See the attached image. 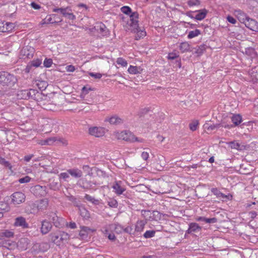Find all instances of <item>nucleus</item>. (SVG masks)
I'll return each mask as SVG.
<instances>
[{"label": "nucleus", "mask_w": 258, "mask_h": 258, "mask_svg": "<svg viewBox=\"0 0 258 258\" xmlns=\"http://www.w3.org/2000/svg\"><path fill=\"white\" fill-rule=\"evenodd\" d=\"M115 137L118 140H124L130 142L142 143L144 140L136 137L132 132L128 131H123L115 133Z\"/></svg>", "instance_id": "obj_1"}, {"label": "nucleus", "mask_w": 258, "mask_h": 258, "mask_svg": "<svg viewBox=\"0 0 258 258\" xmlns=\"http://www.w3.org/2000/svg\"><path fill=\"white\" fill-rule=\"evenodd\" d=\"M51 241L57 245L66 243L70 238L69 235L63 231H57L49 235Z\"/></svg>", "instance_id": "obj_2"}, {"label": "nucleus", "mask_w": 258, "mask_h": 258, "mask_svg": "<svg viewBox=\"0 0 258 258\" xmlns=\"http://www.w3.org/2000/svg\"><path fill=\"white\" fill-rule=\"evenodd\" d=\"M101 231L103 234H108V232H115L120 233L124 231V228L118 224H112L103 227Z\"/></svg>", "instance_id": "obj_3"}, {"label": "nucleus", "mask_w": 258, "mask_h": 258, "mask_svg": "<svg viewBox=\"0 0 258 258\" xmlns=\"http://www.w3.org/2000/svg\"><path fill=\"white\" fill-rule=\"evenodd\" d=\"M53 12L60 13L69 20H74L76 19V16L72 13V9L70 7L55 8L53 10Z\"/></svg>", "instance_id": "obj_4"}, {"label": "nucleus", "mask_w": 258, "mask_h": 258, "mask_svg": "<svg viewBox=\"0 0 258 258\" xmlns=\"http://www.w3.org/2000/svg\"><path fill=\"white\" fill-rule=\"evenodd\" d=\"M34 51V48L31 46L24 47L20 51V58L22 59L31 58L33 57Z\"/></svg>", "instance_id": "obj_5"}, {"label": "nucleus", "mask_w": 258, "mask_h": 258, "mask_svg": "<svg viewBox=\"0 0 258 258\" xmlns=\"http://www.w3.org/2000/svg\"><path fill=\"white\" fill-rule=\"evenodd\" d=\"M105 129L102 127L92 126L89 129V134L95 137H101L104 135Z\"/></svg>", "instance_id": "obj_6"}, {"label": "nucleus", "mask_w": 258, "mask_h": 258, "mask_svg": "<svg viewBox=\"0 0 258 258\" xmlns=\"http://www.w3.org/2000/svg\"><path fill=\"white\" fill-rule=\"evenodd\" d=\"M25 198V195L22 192H15L11 196L12 202L15 205L24 202Z\"/></svg>", "instance_id": "obj_7"}, {"label": "nucleus", "mask_w": 258, "mask_h": 258, "mask_svg": "<svg viewBox=\"0 0 258 258\" xmlns=\"http://www.w3.org/2000/svg\"><path fill=\"white\" fill-rule=\"evenodd\" d=\"M50 217L55 227H62L66 225H68L67 222L63 218L58 217L55 214H52Z\"/></svg>", "instance_id": "obj_8"}, {"label": "nucleus", "mask_w": 258, "mask_h": 258, "mask_svg": "<svg viewBox=\"0 0 258 258\" xmlns=\"http://www.w3.org/2000/svg\"><path fill=\"white\" fill-rule=\"evenodd\" d=\"M94 230L87 227H82L80 230L79 235L83 240H87L92 235Z\"/></svg>", "instance_id": "obj_9"}, {"label": "nucleus", "mask_w": 258, "mask_h": 258, "mask_svg": "<svg viewBox=\"0 0 258 258\" xmlns=\"http://www.w3.org/2000/svg\"><path fill=\"white\" fill-rule=\"evenodd\" d=\"M233 14L241 23L244 24H245L247 19L249 18V17L247 16V15L240 10H234Z\"/></svg>", "instance_id": "obj_10"}, {"label": "nucleus", "mask_w": 258, "mask_h": 258, "mask_svg": "<svg viewBox=\"0 0 258 258\" xmlns=\"http://www.w3.org/2000/svg\"><path fill=\"white\" fill-rule=\"evenodd\" d=\"M244 25L250 30L258 32V23L254 20L249 18L248 19H247Z\"/></svg>", "instance_id": "obj_11"}, {"label": "nucleus", "mask_w": 258, "mask_h": 258, "mask_svg": "<svg viewBox=\"0 0 258 258\" xmlns=\"http://www.w3.org/2000/svg\"><path fill=\"white\" fill-rule=\"evenodd\" d=\"M14 225L15 227H21L24 229L29 227V225L27 223L25 218L22 216L16 218Z\"/></svg>", "instance_id": "obj_12"}, {"label": "nucleus", "mask_w": 258, "mask_h": 258, "mask_svg": "<svg viewBox=\"0 0 258 258\" xmlns=\"http://www.w3.org/2000/svg\"><path fill=\"white\" fill-rule=\"evenodd\" d=\"M3 78H6L4 85H11L14 84L16 82V77L8 72L4 74Z\"/></svg>", "instance_id": "obj_13"}, {"label": "nucleus", "mask_w": 258, "mask_h": 258, "mask_svg": "<svg viewBox=\"0 0 258 258\" xmlns=\"http://www.w3.org/2000/svg\"><path fill=\"white\" fill-rule=\"evenodd\" d=\"M52 227L51 223L48 221L44 220L42 221L41 232L43 234H45L48 233Z\"/></svg>", "instance_id": "obj_14"}, {"label": "nucleus", "mask_w": 258, "mask_h": 258, "mask_svg": "<svg viewBox=\"0 0 258 258\" xmlns=\"http://www.w3.org/2000/svg\"><path fill=\"white\" fill-rule=\"evenodd\" d=\"M55 17H56V15L55 14L47 16L44 20L42 21L41 24L43 25L44 24L55 23L58 22H61L62 21V19L60 18H59L57 21L53 20Z\"/></svg>", "instance_id": "obj_15"}, {"label": "nucleus", "mask_w": 258, "mask_h": 258, "mask_svg": "<svg viewBox=\"0 0 258 258\" xmlns=\"http://www.w3.org/2000/svg\"><path fill=\"white\" fill-rule=\"evenodd\" d=\"M143 69L141 67L130 65L127 69V72L131 75H139L142 74Z\"/></svg>", "instance_id": "obj_16"}, {"label": "nucleus", "mask_w": 258, "mask_h": 258, "mask_svg": "<svg viewBox=\"0 0 258 258\" xmlns=\"http://www.w3.org/2000/svg\"><path fill=\"white\" fill-rule=\"evenodd\" d=\"M120 183V181L116 182L112 186L114 192L118 195H121L125 190V188Z\"/></svg>", "instance_id": "obj_17"}, {"label": "nucleus", "mask_w": 258, "mask_h": 258, "mask_svg": "<svg viewBox=\"0 0 258 258\" xmlns=\"http://www.w3.org/2000/svg\"><path fill=\"white\" fill-rule=\"evenodd\" d=\"M105 121L109 122L112 124H117L122 122V120L121 118L117 115H113L110 117H108L105 118Z\"/></svg>", "instance_id": "obj_18"}, {"label": "nucleus", "mask_w": 258, "mask_h": 258, "mask_svg": "<svg viewBox=\"0 0 258 258\" xmlns=\"http://www.w3.org/2000/svg\"><path fill=\"white\" fill-rule=\"evenodd\" d=\"M146 223L147 222L146 220L138 221L135 226V232L140 233L142 232L143 231Z\"/></svg>", "instance_id": "obj_19"}, {"label": "nucleus", "mask_w": 258, "mask_h": 258, "mask_svg": "<svg viewBox=\"0 0 258 258\" xmlns=\"http://www.w3.org/2000/svg\"><path fill=\"white\" fill-rule=\"evenodd\" d=\"M68 173L72 176L75 178H80L82 175V172L81 170L77 168H73L68 170Z\"/></svg>", "instance_id": "obj_20"}, {"label": "nucleus", "mask_w": 258, "mask_h": 258, "mask_svg": "<svg viewBox=\"0 0 258 258\" xmlns=\"http://www.w3.org/2000/svg\"><path fill=\"white\" fill-rule=\"evenodd\" d=\"M207 14V11L206 9L200 10L195 14V19L197 20L201 21L206 17Z\"/></svg>", "instance_id": "obj_21"}, {"label": "nucleus", "mask_w": 258, "mask_h": 258, "mask_svg": "<svg viewBox=\"0 0 258 258\" xmlns=\"http://www.w3.org/2000/svg\"><path fill=\"white\" fill-rule=\"evenodd\" d=\"M201 229V227L196 223H191L189 225V228L186 232L190 233L191 232H197Z\"/></svg>", "instance_id": "obj_22"}, {"label": "nucleus", "mask_w": 258, "mask_h": 258, "mask_svg": "<svg viewBox=\"0 0 258 258\" xmlns=\"http://www.w3.org/2000/svg\"><path fill=\"white\" fill-rule=\"evenodd\" d=\"M29 240L26 238L21 239L18 242V247L22 250H25L28 247Z\"/></svg>", "instance_id": "obj_23"}, {"label": "nucleus", "mask_w": 258, "mask_h": 258, "mask_svg": "<svg viewBox=\"0 0 258 258\" xmlns=\"http://www.w3.org/2000/svg\"><path fill=\"white\" fill-rule=\"evenodd\" d=\"M5 31L4 32H12L15 28L16 25L15 23L11 22H5Z\"/></svg>", "instance_id": "obj_24"}, {"label": "nucleus", "mask_w": 258, "mask_h": 258, "mask_svg": "<svg viewBox=\"0 0 258 258\" xmlns=\"http://www.w3.org/2000/svg\"><path fill=\"white\" fill-rule=\"evenodd\" d=\"M196 220L198 221H204L207 223H215L217 222V219L215 218H206L203 217H199Z\"/></svg>", "instance_id": "obj_25"}, {"label": "nucleus", "mask_w": 258, "mask_h": 258, "mask_svg": "<svg viewBox=\"0 0 258 258\" xmlns=\"http://www.w3.org/2000/svg\"><path fill=\"white\" fill-rule=\"evenodd\" d=\"M233 123L237 125L240 124L242 121V117L240 114H234L231 117Z\"/></svg>", "instance_id": "obj_26"}, {"label": "nucleus", "mask_w": 258, "mask_h": 258, "mask_svg": "<svg viewBox=\"0 0 258 258\" xmlns=\"http://www.w3.org/2000/svg\"><path fill=\"white\" fill-rule=\"evenodd\" d=\"M14 233L12 230H5L2 231L0 233L1 237H5L7 238H11L14 236Z\"/></svg>", "instance_id": "obj_27"}, {"label": "nucleus", "mask_w": 258, "mask_h": 258, "mask_svg": "<svg viewBox=\"0 0 258 258\" xmlns=\"http://www.w3.org/2000/svg\"><path fill=\"white\" fill-rule=\"evenodd\" d=\"M201 34V31L199 29H196L193 31H190L188 32L187 38L188 39H192L198 36Z\"/></svg>", "instance_id": "obj_28"}, {"label": "nucleus", "mask_w": 258, "mask_h": 258, "mask_svg": "<svg viewBox=\"0 0 258 258\" xmlns=\"http://www.w3.org/2000/svg\"><path fill=\"white\" fill-rule=\"evenodd\" d=\"M189 48H190V45L186 42H182V43H180V44L179 49L182 52L188 51L189 50Z\"/></svg>", "instance_id": "obj_29"}, {"label": "nucleus", "mask_w": 258, "mask_h": 258, "mask_svg": "<svg viewBox=\"0 0 258 258\" xmlns=\"http://www.w3.org/2000/svg\"><path fill=\"white\" fill-rule=\"evenodd\" d=\"M116 63L122 67H126L127 66V61L122 57H118L116 59Z\"/></svg>", "instance_id": "obj_30"}, {"label": "nucleus", "mask_w": 258, "mask_h": 258, "mask_svg": "<svg viewBox=\"0 0 258 258\" xmlns=\"http://www.w3.org/2000/svg\"><path fill=\"white\" fill-rule=\"evenodd\" d=\"M146 35V32L144 30H137L136 35V39H139L142 38H143L144 36H145Z\"/></svg>", "instance_id": "obj_31"}, {"label": "nucleus", "mask_w": 258, "mask_h": 258, "mask_svg": "<svg viewBox=\"0 0 258 258\" xmlns=\"http://www.w3.org/2000/svg\"><path fill=\"white\" fill-rule=\"evenodd\" d=\"M199 125V121L197 120L192 121L189 125V128L192 131H196Z\"/></svg>", "instance_id": "obj_32"}, {"label": "nucleus", "mask_w": 258, "mask_h": 258, "mask_svg": "<svg viewBox=\"0 0 258 258\" xmlns=\"http://www.w3.org/2000/svg\"><path fill=\"white\" fill-rule=\"evenodd\" d=\"M70 178V174L67 172H62L59 175V178L60 180H63L64 181H68V179Z\"/></svg>", "instance_id": "obj_33"}, {"label": "nucleus", "mask_w": 258, "mask_h": 258, "mask_svg": "<svg viewBox=\"0 0 258 258\" xmlns=\"http://www.w3.org/2000/svg\"><path fill=\"white\" fill-rule=\"evenodd\" d=\"M96 27L97 28V31L100 32H104L105 31L106 27L102 23H96Z\"/></svg>", "instance_id": "obj_34"}, {"label": "nucleus", "mask_w": 258, "mask_h": 258, "mask_svg": "<svg viewBox=\"0 0 258 258\" xmlns=\"http://www.w3.org/2000/svg\"><path fill=\"white\" fill-rule=\"evenodd\" d=\"M155 231L154 230H148L144 234V236L146 238H151L154 236Z\"/></svg>", "instance_id": "obj_35"}, {"label": "nucleus", "mask_w": 258, "mask_h": 258, "mask_svg": "<svg viewBox=\"0 0 258 258\" xmlns=\"http://www.w3.org/2000/svg\"><path fill=\"white\" fill-rule=\"evenodd\" d=\"M228 145H229V147L232 149H235L238 150L240 147V145L238 143L236 142H231L227 143Z\"/></svg>", "instance_id": "obj_36"}, {"label": "nucleus", "mask_w": 258, "mask_h": 258, "mask_svg": "<svg viewBox=\"0 0 258 258\" xmlns=\"http://www.w3.org/2000/svg\"><path fill=\"white\" fill-rule=\"evenodd\" d=\"M85 198L88 201L91 202L92 203L97 205L99 203V201L97 200H95L94 198L91 196L86 195L85 197Z\"/></svg>", "instance_id": "obj_37"}, {"label": "nucleus", "mask_w": 258, "mask_h": 258, "mask_svg": "<svg viewBox=\"0 0 258 258\" xmlns=\"http://www.w3.org/2000/svg\"><path fill=\"white\" fill-rule=\"evenodd\" d=\"M120 10L121 12L126 15H130L132 12L131 9L128 6H123Z\"/></svg>", "instance_id": "obj_38"}, {"label": "nucleus", "mask_w": 258, "mask_h": 258, "mask_svg": "<svg viewBox=\"0 0 258 258\" xmlns=\"http://www.w3.org/2000/svg\"><path fill=\"white\" fill-rule=\"evenodd\" d=\"M55 141L54 138H49L47 140L42 141L39 143V144L44 145H50Z\"/></svg>", "instance_id": "obj_39"}, {"label": "nucleus", "mask_w": 258, "mask_h": 258, "mask_svg": "<svg viewBox=\"0 0 258 258\" xmlns=\"http://www.w3.org/2000/svg\"><path fill=\"white\" fill-rule=\"evenodd\" d=\"M108 205L112 208H116L117 206V202L114 199H110L108 201Z\"/></svg>", "instance_id": "obj_40"}, {"label": "nucleus", "mask_w": 258, "mask_h": 258, "mask_svg": "<svg viewBox=\"0 0 258 258\" xmlns=\"http://www.w3.org/2000/svg\"><path fill=\"white\" fill-rule=\"evenodd\" d=\"M52 64V60L51 58H45L43 62L44 67L49 68Z\"/></svg>", "instance_id": "obj_41"}, {"label": "nucleus", "mask_w": 258, "mask_h": 258, "mask_svg": "<svg viewBox=\"0 0 258 258\" xmlns=\"http://www.w3.org/2000/svg\"><path fill=\"white\" fill-rule=\"evenodd\" d=\"M206 47L205 45H201L198 47L196 52L198 54L201 55L206 50Z\"/></svg>", "instance_id": "obj_42"}, {"label": "nucleus", "mask_w": 258, "mask_h": 258, "mask_svg": "<svg viewBox=\"0 0 258 258\" xmlns=\"http://www.w3.org/2000/svg\"><path fill=\"white\" fill-rule=\"evenodd\" d=\"M42 63V61L40 59H36L35 60H33L31 62V66L35 67H38L40 66V64Z\"/></svg>", "instance_id": "obj_43"}, {"label": "nucleus", "mask_w": 258, "mask_h": 258, "mask_svg": "<svg viewBox=\"0 0 258 258\" xmlns=\"http://www.w3.org/2000/svg\"><path fill=\"white\" fill-rule=\"evenodd\" d=\"M80 214L84 218H88L89 217V213L88 211L84 208L80 209Z\"/></svg>", "instance_id": "obj_44"}, {"label": "nucleus", "mask_w": 258, "mask_h": 258, "mask_svg": "<svg viewBox=\"0 0 258 258\" xmlns=\"http://www.w3.org/2000/svg\"><path fill=\"white\" fill-rule=\"evenodd\" d=\"M31 180V178L28 176L21 178L19 179V182L21 183L29 182Z\"/></svg>", "instance_id": "obj_45"}, {"label": "nucleus", "mask_w": 258, "mask_h": 258, "mask_svg": "<svg viewBox=\"0 0 258 258\" xmlns=\"http://www.w3.org/2000/svg\"><path fill=\"white\" fill-rule=\"evenodd\" d=\"M226 19L228 22H229V23H230L232 24H235L237 22L236 20L234 18H233L232 16H230V15H228Z\"/></svg>", "instance_id": "obj_46"}, {"label": "nucleus", "mask_w": 258, "mask_h": 258, "mask_svg": "<svg viewBox=\"0 0 258 258\" xmlns=\"http://www.w3.org/2000/svg\"><path fill=\"white\" fill-rule=\"evenodd\" d=\"M86 30H89L90 33H94L95 31H97V28L96 27V23L94 26H90L89 27H85Z\"/></svg>", "instance_id": "obj_47"}, {"label": "nucleus", "mask_w": 258, "mask_h": 258, "mask_svg": "<svg viewBox=\"0 0 258 258\" xmlns=\"http://www.w3.org/2000/svg\"><path fill=\"white\" fill-rule=\"evenodd\" d=\"M188 5L189 6L191 7L200 4L199 0H189L188 1Z\"/></svg>", "instance_id": "obj_48"}, {"label": "nucleus", "mask_w": 258, "mask_h": 258, "mask_svg": "<svg viewBox=\"0 0 258 258\" xmlns=\"http://www.w3.org/2000/svg\"><path fill=\"white\" fill-rule=\"evenodd\" d=\"M178 56V54L176 52L169 53L168 55V58L169 59H174Z\"/></svg>", "instance_id": "obj_49"}, {"label": "nucleus", "mask_w": 258, "mask_h": 258, "mask_svg": "<svg viewBox=\"0 0 258 258\" xmlns=\"http://www.w3.org/2000/svg\"><path fill=\"white\" fill-rule=\"evenodd\" d=\"M232 196L230 194L225 195L224 194L221 192L218 198L222 199H227L228 200H231L232 199Z\"/></svg>", "instance_id": "obj_50"}, {"label": "nucleus", "mask_w": 258, "mask_h": 258, "mask_svg": "<svg viewBox=\"0 0 258 258\" xmlns=\"http://www.w3.org/2000/svg\"><path fill=\"white\" fill-rule=\"evenodd\" d=\"M89 75L95 79H100L102 76V74L100 73H90Z\"/></svg>", "instance_id": "obj_51"}, {"label": "nucleus", "mask_w": 258, "mask_h": 258, "mask_svg": "<svg viewBox=\"0 0 258 258\" xmlns=\"http://www.w3.org/2000/svg\"><path fill=\"white\" fill-rule=\"evenodd\" d=\"M0 164H2L7 167H9L10 166V164L9 163V162L6 161L4 158H3L1 157H0Z\"/></svg>", "instance_id": "obj_52"}, {"label": "nucleus", "mask_w": 258, "mask_h": 258, "mask_svg": "<svg viewBox=\"0 0 258 258\" xmlns=\"http://www.w3.org/2000/svg\"><path fill=\"white\" fill-rule=\"evenodd\" d=\"M66 70L68 72H74L75 71L76 68L75 66L73 65H69L66 67Z\"/></svg>", "instance_id": "obj_53"}, {"label": "nucleus", "mask_w": 258, "mask_h": 258, "mask_svg": "<svg viewBox=\"0 0 258 258\" xmlns=\"http://www.w3.org/2000/svg\"><path fill=\"white\" fill-rule=\"evenodd\" d=\"M30 6L32 8H33L35 10H39L41 8L40 5L35 2L31 3Z\"/></svg>", "instance_id": "obj_54"}, {"label": "nucleus", "mask_w": 258, "mask_h": 258, "mask_svg": "<svg viewBox=\"0 0 258 258\" xmlns=\"http://www.w3.org/2000/svg\"><path fill=\"white\" fill-rule=\"evenodd\" d=\"M211 191L212 192V193L214 195H216L217 198L219 197V196H220V194L221 193L219 189H218L217 188H213L211 189Z\"/></svg>", "instance_id": "obj_55"}, {"label": "nucleus", "mask_w": 258, "mask_h": 258, "mask_svg": "<svg viewBox=\"0 0 258 258\" xmlns=\"http://www.w3.org/2000/svg\"><path fill=\"white\" fill-rule=\"evenodd\" d=\"M4 73H6V72H0V84L4 85L6 80V78L3 77Z\"/></svg>", "instance_id": "obj_56"}, {"label": "nucleus", "mask_w": 258, "mask_h": 258, "mask_svg": "<svg viewBox=\"0 0 258 258\" xmlns=\"http://www.w3.org/2000/svg\"><path fill=\"white\" fill-rule=\"evenodd\" d=\"M248 216L251 219H253L257 216V213L255 211H251L249 212Z\"/></svg>", "instance_id": "obj_57"}, {"label": "nucleus", "mask_w": 258, "mask_h": 258, "mask_svg": "<svg viewBox=\"0 0 258 258\" xmlns=\"http://www.w3.org/2000/svg\"><path fill=\"white\" fill-rule=\"evenodd\" d=\"M110 232H108V234H104L107 236L109 239L111 240H114L115 239V236L114 234L110 233Z\"/></svg>", "instance_id": "obj_58"}, {"label": "nucleus", "mask_w": 258, "mask_h": 258, "mask_svg": "<svg viewBox=\"0 0 258 258\" xmlns=\"http://www.w3.org/2000/svg\"><path fill=\"white\" fill-rule=\"evenodd\" d=\"M149 156V153L147 152H143L141 155L142 158L145 160H147L148 159Z\"/></svg>", "instance_id": "obj_59"}, {"label": "nucleus", "mask_w": 258, "mask_h": 258, "mask_svg": "<svg viewBox=\"0 0 258 258\" xmlns=\"http://www.w3.org/2000/svg\"><path fill=\"white\" fill-rule=\"evenodd\" d=\"M5 22L4 21H0V31L4 32L5 31Z\"/></svg>", "instance_id": "obj_60"}, {"label": "nucleus", "mask_w": 258, "mask_h": 258, "mask_svg": "<svg viewBox=\"0 0 258 258\" xmlns=\"http://www.w3.org/2000/svg\"><path fill=\"white\" fill-rule=\"evenodd\" d=\"M34 156L33 154L28 155L24 157V160L26 162H29Z\"/></svg>", "instance_id": "obj_61"}, {"label": "nucleus", "mask_w": 258, "mask_h": 258, "mask_svg": "<svg viewBox=\"0 0 258 258\" xmlns=\"http://www.w3.org/2000/svg\"><path fill=\"white\" fill-rule=\"evenodd\" d=\"M130 21H132L131 25L134 24V25H136L138 23V21L137 20V19L134 20V17L133 15L130 16Z\"/></svg>", "instance_id": "obj_62"}, {"label": "nucleus", "mask_w": 258, "mask_h": 258, "mask_svg": "<svg viewBox=\"0 0 258 258\" xmlns=\"http://www.w3.org/2000/svg\"><path fill=\"white\" fill-rule=\"evenodd\" d=\"M90 90H91L90 88H87L86 87H84L82 88V93H83L84 95H86L89 92Z\"/></svg>", "instance_id": "obj_63"}, {"label": "nucleus", "mask_w": 258, "mask_h": 258, "mask_svg": "<svg viewBox=\"0 0 258 258\" xmlns=\"http://www.w3.org/2000/svg\"><path fill=\"white\" fill-rule=\"evenodd\" d=\"M124 231V232H125L126 233H132V231H133V229L131 228V227L128 226L126 228H124V231Z\"/></svg>", "instance_id": "obj_64"}]
</instances>
